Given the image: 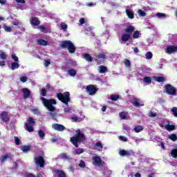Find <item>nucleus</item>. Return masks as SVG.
<instances>
[{"label": "nucleus", "mask_w": 177, "mask_h": 177, "mask_svg": "<svg viewBox=\"0 0 177 177\" xmlns=\"http://www.w3.org/2000/svg\"><path fill=\"white\" fill-rule=\"evenodd\" d=\"M19 80L21 82H27V81L28 80V77H27L26 76H21Z\"/></svg>", "instance_id": "09e8293b"}, {"label": "nucleus", "mask_w": 177, "mask_h": 177, "mask_svg": "<svg viewBox=\"0 0 177 177\" xmlns=\"http://www.w3.org/2000/svg\"><path fill=\"white\" fill-rule=\"evenodd\" d=\"M8 158H10V153H6V154L2 156L0 158V160L1 162H5V161H6Z\"/></svg>", "instance_id": "a878e982"}, {"label": "nucleus", "mask_w": 177, "mask_h": 177, "mask_svg": "<svg viewBox=\"0 0 177 177\" xmlns=\"http://www.w3.org/2000/svg\"><path fill=\"white\" fill-rule=\"evenodd\" d=\"M86 140V138L84 133H81L80 129L76 131V136L71 138V142L75 145V147H78V143H84Z\"/></svg>", "instance_id": "f257e3e1"}, {"label": "nucleus", "mask_w": 177, "mask_h": 177, "mask_svg": "<svg viewBox=\"0 0 177 177\" xmlns=\"http://www.w3.org/2000/svg\"><path fill=\"white\" fill-rule=\"evenodd\" d=\"M94 149L98 151H102L103 150V145L102 144V142H96Z\"/></svg>", "instance_id": "aec40b11"}, {"label": "nucleus", "mask_w": 177, "mask_h": 177, "mask_svg": "<svg viewBox=\"0 0 177 177\" xmlns=\"http://www.w3.org/2000/svg\"><path fill=\"white\" fill-rule=\"evenodd\" d=\"M38 28L39 30H40V31H41V32H45V33L50 32V30L45 28V27L42 26H39Z\"/></svg>", "instance_id": "f704fd0d"}, {"label": "nucleus", "mask_w": 177, "mask_h": 177, "mask_svg": "<svg viewBox=\"0 0 177 177\" xmlns=\"http://www.w3.org/2000/svg\"><path fill=\"white\" fill-rule=\"evenodd\" d=\"M106 53H101L98 55L95 56V61L97 64H102V63H104V60H106Z\"/></svg>", "instance_id": "6e6552de"}, {"label": "nucleus", "mask_w": 177, "mask_h": 177, "mask_svg": "<svg viewBox=\"0 0 177 177\" xmlns=\"http://www.w3.org/2000/svg\"><path fill=\"white\" fill-rule=\"evenodd\" d=\"M149 117H157V113L153 112V111H150L149 113Z\"/></svg>", "instance_id": "4d7b16f0"}, {"label": "nucleus", "mask_w": 177, "mask_h": 177, "mask_svg": "<svg viewBox=\"0 0 177 177\" xmlns=\"http://www.w3.org/2000/svg\"><path fill=\"white\" fill-rule=\"evenodd\" d=\"M144 82H145V84H151V78L149 77H144Z\"/></svg>", "instance_id": "a18cd8bd"}, {"label": "nucleus", "mask_w": 177, "mask_h": 177, "mask_svg": "<svg viewBox=\"0 0 177 177\" xmlns=\"http://www.w3.org/2000/svg\"><path fill=\"white\" fill-rule=\"evenodd\" d=\"M39 45H41L42 46H46L48 45V42L42 39H39L37 41Z\"/></svg>", "instance_id": "c85d7f7f"}, {"label": "nucleus", "mask_w": 177, "mask_h": 177, "mask_svg": "<svg viewBox=\"0 0 177 177\" xmlns=\"http://www.w3.org/2000/svg\"><path fill=\"white\" fill-rule=\"evenodd\" d=\"M11 57L14 60V62H19V57H17V56H16V55H11Z\"/></svg>", "instance_id": "13d9d810"}, {"label": "nucleus", "mask_w": 177, "mask_h": 177, "mask_svg": "<svg viewBox=\"0 0 177 177\" xmlns=\"http://www.w3.org/2000/svg\"><path fill=\"white\" fill-rule=\"evenodd\" d=\"M21 150L24 151V153H27L31 150V147L30 146H24L21 147Z\"/></svg>", "instance_id": "72a5a7b5"}, {"label": "nucleus", "mask_w": 177, "mask_h": 177, "mask_svg": "<svg viewBox=\"0 0 177 177\" xmlns=\"http://www.w3.org/2000/svg\"><path fill=\"white\" fill-rule=\"evenodd\" d=\"M123 129H124V131H129V127H128V126H124V127H123Z\"/></svg>", "instance_id": "774afa93"}, {"label": "nucleus", "mask_w": 177, "mask_h": 177, "mask_svg": "<svg viewBox=\"0 0 177 177\" xmlns=\"http://www.w3.org/2000/svg\"><path fill=\"white\" fill-rule=\"evenodd\" d=\"M57 97L59 99V100L62 102V103H64V104H66V106L68 104V102H70L69 92H65L64 94L62 93H59L57 95Z\"/></svg>", "instance_id": "20e7f679"}, {"label": "nucleus", "mask_w": 177, "mask_h": 177, "mask_svg": "<svg viewBox=\"0 0 177 177\" xmlns=\"http://www.w3.org/2000/svg\"><path fill=\"white\" fill-rule=\"evenodd\" d=\"M118 139L121 142H128V138H127L126 136H120L118 137Z\"/></svg>", "instance_id": "c03bdc74"}, {"label": "nucleus", "mask_w": 177, "mask_h": 177, "mask_svg": "<svg viewBox=\"0 0 177 177\" xmlns=\"http://www.w3.org/2000/svg\"><path fill=\"white\" fill-rule=\"evenodd\" d=\"M0 119L4 122H8V121H9V115L8 114V112H1V113L0 114Z\"/></svg>", "instance_id": "2eb2a0df"}, {"label": "nucleus", "mask_w": 177, "mask_h": 177, "mask_svg": "<svg viewBox=\"0 0 177 177\" xmlns=\"http://www.w3.org/2000/svg\"><path fill=\"white\" fill-rule=\"evenodd\" d=\"M80 23V26H82V24H84V23H85V19L84 18H80L79 20Z\"/></svg>", "instance_id": "e2e57ef3"}, {"label": "nucleus", "mask_w": 177, "mask_h": 177, "mask_svg": "<svg viewBox=\"0 0 177 177\" xmlns=\"http://www.w3.org/2000/svg\"><path fill=\"white\" fill-rule=\"evenodd\" d=\"M58 158H60L61 160H64L65 161H70L71 160V157L68 156L67 153H61L58 156Z\"/></svg>", "instance_id": "dca6fc26"}, {"label": "nucleus", "mask_w": 177, "mask_h": 177, "mask_svg": "<svg viewBox=\"0 0 177 177\" xmlns=\"http://www.w3.org/2000/svg\"><path fill=\"white\" fill-rule=\"evenodd\" d=\"M171 156H173L174 158H176L177 157V149H174L171 152Z\"/></svg>", "instance_id": "8fccbe9b"}, {"label": "nucleus", "mask_w": 177, "mask_h": 177, "mask_svg": "<svg viewBox=\"0 0 177 177\" xmlns=\"http://www.w3.org/2000/svg\"><path fill=\"white\" fill-rule=\"evenodd\" d=\"M15 145H17V146L20 145V139H19V138L15 137Z\"/></svg>", "instance_id": "052dcab7"}, {"label": "nucleus", "mask_w": 177, "mask_h": 177, "mask_svg": "<svg viewBox=\"0 0 177 177\" xmlns=\"http://www.w3.org/2000/svg\"><path fill=\"white\" fill-rule=\"evenodd\" d=\"M133 131H135L137 133L139 132H142V131H143V127L136 126V127H134Z\"/></svg>", "instance_id": "e433bc0d"}, {"label": "nucleus", "mask_w": 177, "mask_h": 177, "mask_svg": "<svg viewBox=\"0 0 177 177\" xmlns=\"http://www.w3.org/2000/svg\"><path fill=\"white\" fill-rule=\"evenodd\" d=\"M165 92L166 93H167L168 95H176V89L175 88V87L172 86V85L171 84H166L165 86Z\"/></svg>", "instance_id": "0eeeda50"}, {"label": "nucleus", "mask_w": 177, "mask_h": 177, "mask_svg": "<svg viewBox=\"0 0 177 177\" xmlns=\"http://www.w3.org/2000/svg\"><path fill=\"white\" fill-rule=\"evenodd\" d=\"M156 16L158 17V19H162V17H165V14L161 13V12H158L156 14Z\"/></svg>", "instance_id": "6e6d98bb"}, {"label": "nucleus", "mask_w": 177, "mask_h": 177, "mask_svg": "<svg viewBox=\"0 0 177 177\" xmlns=\"http://www.w3.org/2000/svg\"><path fill=\"white\" fill-rule=\"evenodd\" d=\"M126 13L129 19H133V11H132V9L129 8V7L126 8Z\"/></svg>", "instance_id": "a211bd4d"}, {"label": "nucleus", "mask_w": 177, "mask_h": 177, "mask_svg": "<svg viewBox=\"0 0 177 177\" xmlns=\"http://www.w3.org/2000/svg\"><path fill=\"white\" fill-rule=\"evenodd\" d=\"M30 24L32 26H39V20L37 17H33L30 19Z\"/></svg>", "instance_id": "4be33fe9"}, {"label": "nucleus", "mask_w": 177, "mask_h": 177, "mask_svg": "<svg viewBox=\"0 0 177 177\" xmlns=\"http://www.w3.org/2000/svg\"><path fill=\"white\" fill-rule=\"evenodd\" d=\"M139 37H140V32L139 31H135L133 33V39H136L139 38Z\"/></svg>", "instance_id": "ea45409f"}, {"label": "nucleus", "mask_w": 177, "mask_h": 177, "mask_svg": "<svg viewBox=\"0 0 177 177\" xmlns=\"http://www.w3.org/2000/svg\"><path fill=\"white\" fill-rule=\"evenodd\" d=\"M133 31H135V27H133V26H129L125 29V32L127 34H129V35H132V32H133Z\"/></svg>", "instance_id": "6ab92c4d"}, {"label": "nucleus", "mask_w": 177, "mask_h": 177, "mask_svg": "<svg viewBox=\"0 0 177 177\" xmlns=\"http://www.w3.org/2000/svg\"><path fill=\"white\" fill-rule=\"evenodd\" d=\"M170 113L171 115H174V117H176V118H177V107L176 106L171 108L170 110Z\"/></svg>", "instance_id": "7c9ffc66"}, {"label": "nucleus", "mask_w": 177, "mask_h": 177, "mask_svg": "<svg viewBox=\"0 0 177 177\" xmlns=\"http://www.w3.org/2000/svg\"><path fill=\"white\" fill-rule=\"evenodd\" d=\"M168 138L170 139V140H172L173 142H176V140H177L176 134L169 135Z\"/></svg>", "instance_id": "4c0bfd02"}, {"label": "nucleus", "mask_w": 177, "mask_h": 177, "mask_svg": "<svg viewBox=\"0 0 177 177\" xmlns=\"http://www.w3.org/2000/svg\"><path fill=\"white\" fill-rule=\"evenodd\" d=\"M84 118H85L84 116H83L82 118H78L76 115H73L71 117V120H72L73 122H81V121H82Z\"/></svg>", "instance_id": "f3484780"}, {"label": "nucleus", "mask_w": 177, "mask_h": 177, "mask_svg": "<svg viewBox=\"0 0 177 177\" xmlns=\"http://www.w3.org/2000/svg\"><path fill=\"white\" fill-rule=\"evenodd\" d=\"M98 71L100 73V74H104V73H106L107 71V67L104 66H100L98 68Z\"/></svg>", "instance_id": "c756f323"}, {"label": "nucleus", "mask_w": 177, "mask_h": 177, "mask_svg": "<svg viewBox=\"0 0 177 177\" xmlns=\"http://www.w3.org/2000/svg\"><path fill=\"white\" fill-rule=\"evenodd\" d=\"M119 154L122 157H130V156L133 154V151H132V150L120 149L119 151Z\"/></svg>", "instance_id": "9b49d317"}, {"label": "nucleus", "mask_w": 177, "mask_h": 177, "mask_svg": "<svg viewBox=\"0 0 177 177\" xmlns=\"http://www.w3.org/2000/svg\"><path fill=\"white\" fill-rule=\"evenodd\" d=\"M165 53L167 55H172V53H176L177 46H167L165 49Z\"/></svg>", "instance_id": "1a4fd4ad"}, {"label": "nucleus", "mask_w": 177, "mask_h": 177, "mask_svg": "<svg viewBox=\"0 0 177 177\" xmlns=\"http://www.w3.org/2000/svg\"><path fill=\"white\" fill-rule=\"evenodd\" d=\"M7 56H6V54H5V53L3 52H1L0 53V59L1 60H6Z\"/></svg>", "instance_id": "3c124183"}, {"label": "nucleus", "mask_w": 177, "mask_h": 177, "mask_svg": "<svg viewBox=\"0 0 177 177\" xmlns=\"http://www.w3.org/2000/svg\"><path fill=\"white\" fill-rule=\"evenodd\" d=\"M124 64H125L126 67H131V61L129 59L124 60Z\"/></svg>", "instance_id": "864d4df0"}, {"label": "nucleus", "mask_w": 177, "mask_h": 177, "mask_svg": "<svg viewBox=\"0 0 177 177\" xmlns=\"http://www.w3.org/2000/svg\"><path fill=\"white\" fill-rule=\"evenodd\" d=\"M22 92L24 93V99H27L30 97V90H28V88H23Z\"/></svg>", "instance_id": "5701e85b"}, {"label": "nucleus", "mask_w": 177, "mask_h": 177, "mask_svg": "<svg viewBox=\"0 0 177 177\" xmlns=\"http://www.w3.org/2000/svg\"><path fill=\"white\" fill-rule=\"evenodd\" d=\"M79 167H80V168H85V162L80 160Z\"/></svg>", "instance_id": "bf43d9fd"}, {"label": "nucleus", "mask_w": 177, "mask_h": 177, "mask_svg": "<svg viewBox=\"0 0 177 177\" xmlns=\"http://www.w3.org/2000/svg\"><path fill=\"white\" fill-rule=\"evenodd\" d=\"M31 111L34 113V114H38V109L35 107H32Z\"/></svg>", "instance_id": "680f3d73"}, {"label": "nucleus", "mask_w": 177, "mask_h": 177, "mask_svg": "<svg viewBox=\"0 0 177 177\" xmlns=\"http://www.w3.org/2000/svg\"><path fill=\"white\" fill-rule=\"evenodd\" d=\"M15 1L18 3H26V1H24V0H15Z\"/></svg>", "instance_id": "338daca9"}, {"label": "nucleus", "mask_w": 177, "mask_h": 177, "mask_svg": "<svg viewBox=\"0 0 177 177\" xmlns=\"http://www.w3.org/2000/svg\"><path fill=\"white\" fill-rule=\"evenodd\" d=\"M38 135L41 139H44V138H45V133L42 130H39L38 131Z\"/></svg>", "instance_id": "49530a36"}, {"label": "nucleus", "mask_w": 177, "mask_h": 177, "mask_svg": "<svg viewBox=\"0 0 177 177\" xmlns=\"http://www.w3.org/2000/svg\"><path fill=\"white\" fill-rule=\"evenodd\" d=\"M50 64V59H46L44 61V67H49Z\"/></svg>", "instance_id": "5fc2aeb1"}, {"label": "nucleus", "mask_w": 177, "mask_h": 177, "mask_svg": "<svg viewBox=\"0 0 177 177\" xmlns=\"http://www.w3.org/2000/svg\"><path fill=\"white\" fill-rule=\"evenodd\" d=\"M52 128L55 131H59V132H62L66 129V127L64 125L59 124H53L52 125Z\"/></svg>", "instance_id": "4468645a"}, {"label": "nucleus", "mask_w": 177, "mask_h": 177, "mask_svg": "<svg viewBox=\"0 0 177 177\" xmlns=\"http://www.w3.org/2000/svg\"><path fill=\"white\" fill-rule=\"evenodd\" d=\"M41 95L42 96H45V95H46V90L45 88L41 89Z\"/></svg>", "instance_id": "0e129e2a"}, {"label": "nucleus", "mask_w": 177, "mask_h": 177, "mask_svg": "<svg viewBox=\"0 0 177 177\" xmlns=\"http://www.w3.org/2000/svg\"><path fill=\"white\" fill-rule=\"evenodd\" d=\"M119 98H120L119 95H111V100H113V102H117V100H118Z\"/></svg>", "instance_id": "79ce46f5"}, {"label": "nucleus", "mask_w": 177, "mask_h": 177, "mask_svg": "<svg viewBox=\"0 0 177 177\" xmlns=\"http://www.w3.org/2000/svg\"><path fill=\"white\" fill-rule=\"evenodd\" d=\"M67 73L71 75V77H75V75H77V71L73 68L68 69Z\"/></svg>", "instance_id": "cd10ccee"}, {"label": "nucleus", "mask_w": 177, "mask_h": 177, "mask_svg": "<svg viewBox=\"0 0 177 177\" xmlns=\"http://www.w3.org/2000/svg\"><path fill=\"white\" fill-rule=\"evenodd\" d=\"M133 104L135 106V107H140L142 106H145V104L139 103V99L138 98H134L133 100Z\"/></svg>", "instance_id": "412c9836"}, {"label": "nucleus", "mask_w": 177, "mask_h": 177, "mask_svg": "<svg viewBox=\"0 0 177 177\" xmlns=\"http://www.w3.org/2000/svg\"><path fill=\"white\" fill-rule=\"evenodd\" d=\"M3 28L6 32H12V27L3 25Z\"/></svg>", "instance_id": "37998d69"}, {"label": "nucleus", "mask_w": 177, "mask_h": 177, "mask_svg": "<svg viewBox=\"0 0 177 177\" xmlns=\"http://www.w3.org/2000/svg\"><path fill=\"white\" fill-rule=\"evenodd\" d=\"M19 67H20V65L19 64V62H13L11 64L12 70H16V68H19Z\"/></svg>", "instance_id": "c9c22d12"}, {"label": "nucleus", "mask_w": 177, "mask_h": 177, "mask_svg": "<svg viewBox=\"0 0 177 177\" xmlns=\"http://www.w3.org/2000/svg\"><path fill=\"white\" fill-rule=\"evenodd\" d=\"M83 59H85L86 62H93V59L91 57L89 54L83 55Z\"/></svg>", "instance_id": "473e14b6"}, {"label": "nucleus", "mask_w": 177, "mask_h": 177, "mask_svg": "<svg viewBox=\"0 0 177 177\" xmlns=\"http://www.w3.org/2000/svg\"><path fill=\"white\" fill-rule=\"evenodd\" d=\"M93 164L98 171H106V165L97 155L93 157Z\"/></svg>", "instance_id": "f03ea898"}, {"label": "nucleus", "mask_w": 177, "mask_h": 177, "mask_svg": "<svg viewBox=\"0 0 177 177\" xmlns=\"http://www.w3.org/2000/svg\"><path fill=\"white\" fill-rule=\"evenodd\" d=\"M143 139H136L135 142L137 145H139V143H140V142H142Z\"/></svg>", "instance_id": "69168bd1"}, {"label": "nucleus", "mask_w": 177, "mask_h": 177, "mask_svg": "<svg viewBox=\"0 0 177 177\" xmlns=\"http://www.w3.org/2000/svg\"><path fill=\"white\" fill-rule=\"evenodd\" d=\"M73 153L75 155L82 154V153H84V149H73Z\"/></svg>", "instance_id": "2f4dec72"}, {"label": "nucleus", "mask_w": 177, "mask_h": 177, "mask_svg": "<svg viewBox=\"0 0 177 177\" xmlns=\"http://www.w3.org/2000/svg\"><path fill=\"white\" fill-rule=\"evenodd\" d=\"M137 13L141 17H145V16H146V12L141 9L138 10Z\"/></svg>", "instance_id": "a19ab883"}, {"label": "nucleus", "mask_w": 177, "mask_h": 177, "mask_svg": "<svg viewBox=\"0 0 177 177\" xmlns=\"http://www.w3.org/2000/svg\"><path fill=\"white\" fill-rule=\"evenodd\" d=\"M60 27L63 31H66L67 30V24L66 23L63 22L61 24Z\"/></svg>", "instance_id": "de8ad7c7"}, {"label": "nucleus", "mask_w": 177, "mask_h": 177, "mask_svg": "<svg viewBox=\"0 0 177 177\" xmlns=\"http://www.w3.org/2000/svg\"><path fill=\"white\" fill-rule=\"evenodd\" d=\"M61 46L62 48H67L68 52L70 53H74L75 52V46H74V44L71 41H64L61 43Z\"/></svg>", "instance_id": "39448f33"}, {"label": "nucleus", "mask_w": 177, "mask_h": 177, "mask_svg": "<svg viewBox=\"0 0 177 177\" xmlns=\"http://www.w3.org/2000/svg\"><path fill=\"white\" fill-rule=\"evenodd\" d=\"M41 100L43 104L45 106V107H46L48 111H51V113L55 111V106H53V104H56L55 100H48L45 97H41Z\"/></svg>", "instance_id": "7ed1b4c3"}, {"label": "nucleus", "mask_w": 177, "mask_h": 177, "mask_svg": "<svg viewBox=\"0 0 177 177\" xmlns=\"http://www.w3.org/2000/svg\"><path fill=\"white\" fill-rule=\"evenodd\" d=\"M86 89L88 95H95V93H96V91H97L96 87H95L93 85L87 86Z\"/></svg>", "instance_id": "f8f14e48"}, {"label": "nucleus", "mask_w": 177, "mask_h": 177, "mask_svg": "<svg viewBox=\"0 0 177 177\" xmlns=\"http://www.w3.org/2000/svg\"><path fill=\"white\" fill-rule=\"evenodd\" d=\"M55 174L57 177H67V176L66 175V173H64V171L62 170H56Z\"/></svg>", "instance_id": "b1692460"}, {"label": "nucleus", "mask_w": 177, "mask_h": 177, "mask_svg": "<svg viewBox=\"0 0 177 177\" xmlns=\"http://www.w3.org/2000/svg\"><path fill=\"white\" fill-rule=\"evenodd\" d=\"M119 115L121 117L122 120H125V118H127V113H125V112L120 113Z\"/></svg>", "instance_id": "603ef678"}, {"label": "nucleus", "mask_w": 177, "mask_h": 177, "mask_svg": "<svg viewBox=\"0 0 177 177\" xmlns=\"http://www.w3.org/2000/svg\"><path fill=\"white\" fill-rule=\"evenodd\" d=\"M153 57V53L150 51H148L147 53H146L145 54V59H147V60L152 59Z\"/></svg>", "instance_id": "58836bf2"}, {"label": "nucleus", "mask_w": 177, "mask_h": 177, "mask_svg": "<svg viewBox=\"0 0 177 177\" xmlns=\"http://www.w3.org/2000/svg\"><path fill=\"white\" fill-rule=\"evenodd\" d=\"M28 123L25 124V129L28 131V132H34V124H35V121L32 118H27Z\"/></svg>", "instance_id": "423d86ee"}, {"label": "nucleus", "mask_w": 177, "mask_h": 177, "mask_svg": "<svg viewBox=\"0 0 177 177\" xmlns=\"http://www.w3.org/2000/svg\"><path fill=\"white\" fill-rule=\"evenodd\" d=\"M35 162L36 165H39L41 168L45 165V160H44V157L42 156H37L35 158Z\"/></svg>", "instance_id": "9d476101"}, {"label": "nucleus", "mask_w": 177, "mask_h": 177, "mask_svg": "<svg viewBox=\"0 0 177 177\" xmlns=\"http://www.w3.org/2000/svg\"><path fill=\"white\" fill-rule=\"evenodd\" d=\"M153 80L156 81V82H165V77L160 76H155Z\"/></svg>", "instance_id": "bb28decb"}, {"label": "nucleus", "mask_w": 177, "mask_h": 177, "mask_svg": "<svg viewBox=\"0 0 177 177\" xmlns=\"http://www.w3.org/2000/svg\"><path fill=\"white\" fill-rule=\"evenodd\" d=\"M121 39L122 44H127V41L131 39V35L126 33V32H124L122 34Z\"/></svg>", "instance_id": "ddd939ff"}, {"label": "nucleus", "mask_w": 177, "mask_h": 177, "mask_svg": "<svg viewBox=\"0 0 177 177\" xmlns=\"http://www.w3.org/2000/svg\"><path fill=\"white\" fill-rule=\"evenodd\" d=\"M167 131H174L175 129V127L174 125L169 124V120H167V124L165 127Z\"/></svg>", "instance_id": "393cba45"}]
</instances>
